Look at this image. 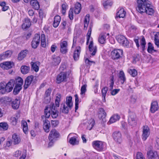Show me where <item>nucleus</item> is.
Instances as JSON below:
<instances>
[{"mask_svg": "<svg viewBox=\"0 0 159 159\" xmlns=\"http://www.w3.org/2000/svg\"><path fill=\"white\" fill-rule=\"evenodd\" d=\"M75 111H76V110L78 109L79 107L78 105L79 102H80V101H79V98L77 94H76L75 95Z\"/></svg>", "mask_w": 159, "mask_h": 159, "instance_id": "41", "label": "nucleus"}, {"mask_svg": "<svg viewBox=\"0 0 159 159\" xmlns=\"http://www.w3.org/2000/svg\"><path fill=\"white\" fill-rule=\"evenodd\" d=\"M80 51V47L76 48V50L74 52L73 55V57L75 60H77L79 59Z\"/></svg>", "mask_w": 159, "mask_h": 159, "instance_id": "32", "label": "nucleus"}, {"mask_svg": "<svg viewBox=\"0 0 159 159\" xmlns=\"http://www.w3.org/2000/svg\"><path fill=\"white\" fill-rule=\"evenodd\" d=\"M60 61V58L59 57H53L52 62L53 65L56 66L58 65Z\"/></svg>", "mask_w": 159, "mask_h": 159, "instance_id": "38", "label": "nucleus"}, {"mask_svg": "<svg viewBox=\"0 0 159 159\" xmlns=\"http://www.w3.org/2000/svg\"><path fill=\"white\" fill-rule=\"evenodd\" d=\"M15 84V80L13 79L10 80L7 84L4 81L1 82L0 83V93L4 94L6 93L11 92Z\"/></svg>", "mask_w": 159, "mask_h": 159, "instance_id": "3", "label": "nucleus"}, {"mask_svg": "<svg viewBox=\"0 0 159 159\" xmlns=\"http://www.w3.org/2000/svg\"><path fill=\"white\" fill-rule=\"evenodd\" d=\"M144 157L142 153L140 152L137 153L136 155V159H140Z\"/></svg>", "mask_w": 159, "mask_h": 159, "instance_id": "55", "label": "nucleus"}, {"mask_svg": "<svg viewBox=\"0 0 159 159\" xmlns=\"http://www.w3.org/2000/svg\"><path fill=\"white\" fill-rule=\"evenodd\" d=\"M107 90L108 89L107 87H104L102 90V97L104 98L105 99Z\"/></svg>", "mask_w": 159, "mask_h": 159, "instance_id": "53", "label": "nucleus"}, {"mask_svg": "<svg viewBox=\"0 0 159 159\" xmlns=\"http://www.w3.org/2000/svg\"><path fill=\"white\" fill-rule=\"evenodd\" d=\"M28 51L27 50H25L21 51L18 54V59L19 60H22L26 56Z\"/></svg>", "mask_w": 159, "mask_h": 159, "instance_id": "27", "label": "nucleus"}, {"mask_svg": "<svg viewBox=\"0 0 159 159\" xmlns=\"http://www.w3.org/2000/svg\"><path fill=\"white\" fill-rule=\"evenodd\" d=\"M120 91V89H115L112 90L111 92V94L112 95H115Z\"/></svg>", "mask_w": 159, "mask_h": 159, "instance_id": "56", "label": "nucleus"}, {"mask_svg": "<svg viewBox=\"0 0 159 159\" xmlns=\"http://www.w3.org/2000/svg\"><path fill=\"white\" fill-rule=\"evenodd\" d=\"M45 102L46 103H49L51 100V98L49 96H47L45 97L44 98Z\"/></svg>", "mask_w": 159, "mask_h": 159, "instance_id": "64", "label": "nucleus"}, {"mask_svg": "<svg viewBox=\"0 0 159 159\" xmlns=\"http://www.w3.org/2000/svg\"><path fill=\"white\" fill-rule=\"evenodd\" d=\"M40 41V36L39 34H36L32 41V47L33 48H36L38 46Z\"/></svg>", "mask_w": 159, "mask_h": 159, "instance_id": "7", "label": "nucleus"}, {"mask_svg": "<svg viewBox=\"0 0 159 159\" xmlns=\"http://www.w3.org/2000/svg\"><path fill=\"white\" fill-rule=\"evenodd\" d=\"M61 18L59 16H56L54 18L53 26L55 28L57 27L59 25L61 21Z\"/></svg>", "mask_w": 159, "mask_h": 159, "instance_id": "25", "label": "nucleus"}, {"mask_svg": "<svg viewBox=\"0 0 159 159\" xmlns=\"http://www.w3.org/2000/svg\"><path fill=\"white\" fill-rule=\"evenodd\" d=\"M87 85L86 84H84L81 87L80 94L81 95H85V93L86 91Z\"/></svg>", "mask_w": 159, "mask_h": 159, "instance_id": "47", "label": "nucleus"}, {"mask_svg": "<svg viewBox=\"0 0 159 159\" xmlns=\"http://www.w3.org/2000/svg\"><path fill=\"white\" fill-rule=\"evenodd\" d=\"M73 9L70 8L69 11V17L70 20H72L73 19Z\"/></svg>", "mask_w": 159, "mask_h": 159, "instance_id": "54", "label": "nucleus"}, {"mask_svg": "<svg viewBox=\"0 0 159 159\" xmlns=\"http://www.w3.org/2000/svg\"><path fill=\"white\" fill-rule=\"evenodd\" d=\"M34 77L32 75L27 77L25 79L24 86V89H26L33 82Z\"/></svg>", "mask_w": 159, "mask_h": 159, "instance_id": "11", "label": "nucleus"}, {"mask_svg": "<svg viewBox=\"0 0 159 159\" xmlns=\"http://www.w3.org/2000/svg\"><path fill=\"white\" fill-rule=\"evenodd\" d=\"M12 52L10 50L7 51L0 55V61L11 57Z\"/></svg>", "mask_w": 159, "mask_h": 159, "instance_id": "17", "label": "nucleus"}, {"mask_svg": "<svg viewBox=\"0 0 159 159\" xmlns=\"http://www.w3.org/2000/svg\"><path fill=\"white\" fill-rule=\"evenodd\" d=\"M128 72L133 77H135L137 75V72L135 69H129Z\"/></svg>", "mask_w": 159, "mask_h": 159, "instance_id": "44", "label": "nucleus"}, {"mask_svg": "<svg viewBox=\"0 0 159 159\" xmlns=\"http://www.w3.org/2000/svg\"><path fill=\"white\" fill-rule=\"evenodd\" d=\"M89 15L87 14L85 16L84 21V29H86L89 21Z\"/></svg>", "mask_w": 159, "mask_h": 159, "instance_id": "35", "label": "nucleus"}, {"mask_svg": "<svg viewBox=\"0 0 159 159\" xmlns=\"http://www.w3.org/2000/svg\"><path fill=\"white\" fill-rule=\"evenodd\" d=\"M20 139L19 136L16 134H13L12 136V142L14 144H17L20 142Z\"/></svg>", "mask_w": 159, "mask_h": 159, "instance_id": "22", "label": "nucleus"}, {"mask_svg": "<svg viewBox=\"0 0 159 159\" xmlns=\"http://www.w3.org/2000/svg\"><path fill=\"white\" fill-rule=\"evenodd\" d=\"M95 121L93 119H91L90 120V123L87 126V129L91 130L94 125Z\"/></svg>", "mask_w": 159, "mask_h": 159, "instance_id": "49", "label": "nucleus"}, {"mask_svg": "<svg viewBox=\"0 0 159 159\" xmlns=\"http://www.w3.org/2000/svg\"><path fill=\"white\" fill-rule=\"evenodd\" d=\"M31 23L30 19L28 18H26L25 19V21L22 25L23 29H26L29 28L31 25Z\"/></svg>", "mask_w": 159, "mask_h": 159, "instance_id": "23", "label": "nucleus"}, {"mask_svg": "<svg viewBox=\"0 0 159 159\" xmlns=\"http://www.w3.org/2000/svg\"><path fill=\"white\" fill-rule=\"evenodd\" d=\"M21 151L17 150L14 153L13 155L15 157H17L21 155Z\"/></svg>", "mask_w": 159, "mask_h": 159, "instance_id": "57", "label": "nucleus"}, {"mask_svg": "<svg viewBox=\"0 0 159 159\" xmlns=\"http://www.w3.org/2000/svg\"><path fill=\"white\" fill-rule=\"evenodd\" d=\"M102 4L105 8H106L107 6H111L112 4L111 1L108 0L104 2Z\"/></svg>", "mask_w": 159, "mask_h": 159, "instance_id": "51", "label": "nucleus"}, {"mask_svg": "<svg viewBox=\"0 0 159 159\" xmlns=\"http://www.w3.org/2000/svg\"><path fill=\"white\" fill-rule=\"evenodd\" d=\"M136 99L137 98L135 96L132 95L131 97V102L133 103H134L136 102Z\"/></svg>", "mask_w": 159, "mask_h": 159, "instance_id": "61", "label": "nucleus"}, {"mask_svg": "<svg viewBox=\"0 0 159 159\" xmlns=\"http://www.w3.org/2000/svg\"><path fill=\"white\" fill-rule=\"evenodd\" d=\"M67 42L66 41H63L61 42L60 44V46L61 47L67 48Z\"/></svg>", "mask_w": 159, "mask_h": 159, "instance_id": "63", "label": "nucleus"}, {"mask_svg": "<svg viewBox=\"0 0 159 159\" xmlns=\"http://www.w3.org/2000/svg\"><path fill=\"white\" fill-rule=\"evenodd\" d=\"M137 11L141 14L145 13L146 14L152 15L154 12L152 6L148 0H137Z\"/></svg>", "mask_w": 159, "mask_h": 159, "instance_id": "2", "label": "nucleus"}, {"mask_svg": "<svg viewBox=\"0 0 159 159\" xmlns=\"http://www.w3.org/2000/svg\"><path fill=\"white\" fill-rule=\"evenodd\" d=\"M20 117V114L18 113L16 115V117H11L10 119V122L12 125H15L17 123L18 119Z\"/></svg>", "mask_w": 159, "mask_h": 159, "instance_id": "31", "label": "nucleus"}, {"mask_svg": "<svg viewBox=\"0 0 159 159\" xmlns=\"http://www.w3.org/2000/svg\"><path fill=\"white\" fill-rule=\"evenodd\" d=\"M126 13L123 8H120L116 13V17H118L119 18H123L125 16Z\"/></svg>", "mask_w": 159, "mask_h": 159, "instance_id": "26", "label": "nucleus"}, {"mask_svg": "<svg viewBox=\"0 0 159 159\" xmlns=\"http://www.w3.org/2000/svg\"><path fill=\"white\" fill-rule=\"evenodd\" d=\"M21 89V86L16 84L14 89L13 92L16 95L18 93Z\"/></svg>", "mask_w": 159, "mask_h": 159, "instance_id": "42", "label": "nucleus"}, {"mask_svg": "<svg viewBox=\"0 0 159 159\" xmlns=\"http://www.w3.org/2000/svg\"><path fill=\"white\" fill-rule=\"evenodd\" d=\"M155 147L157 149H159V138H156Z\"/></svg>", "mask_w": 159, "mask_h": 159, "instance_id": "58", "label": "nucleus"}, {"mask_svg": "<svg viewBox=\"0 0 159 159\" xmlns=\"http://www.w3.org/2000/svg\"><path fill=\"white\" fill-rule=\"evenodd\" d=\"M41 45L43 47H45L46 46L45 42V35L42 34L41 35Z\"/></svg>", "mask_w": 159, "mask_h": 159, "instance_id": "43", "label": "nucleus"}, {"mask_svg": "<svg viewBox=\"0 0 159 159\" xmlns=\"http://www.w3.org/2000/svg\"><path fill=\"white\" fill-rule=\"evenodd\" d=\"M93 147L96 150L100 151L103 148V144L102 141H94L92 143Z\"/></svg>", "mask_w": 159, "mask_h": 159, "instance_id": "10", "label": "nucleus"}, {"mask_svg": "<svg viewBox=\"0 0 159 159\" xmlns=\"http://www.w3.org/2000/svg\"><path fill=\"white\" fill-rule=\"evenodd\" d=\"M158 109V105L157 101H155L151 103L150 111L152 113H154Z\"/></svg>", "mask_w": 159, "mask_h": 159, "instance_id": "20", "label": "nucleus"}, {"mask_svg": "<svg viewBox=\"0 0 159 159\" xmlns=\"http://www.w3.org/2000/svg\"><path fill=\"white\" fill-rule=\"evenodd\" d=\"M60 51L63 54L66 53L67 52V48L61 47Z\"/></svg>", "mask_w": 159, "mask_h": 159, "instance_id": "62", "label": "nucleus"}, {"mask_svg": "<svg viewBox=\"0 0 159 159\" xmlns=\"http://www.w3.org/2000/svg\"><path fill=\"white\" fill-rule=\"evenodd\" d=\"M150 134L149 129L147 126L143 127L142 138L143 140L145 141L148 137Z\"/></svg>", "mask_w": 159, "mask_h": 159, "instance_id": "13", "label": "nucleus"}, {"mask_svg": "<svg viewBox=\"0 0 159 159\" xmlns=\"http://www.w3.org/2000/svg\"><path fill=\"white\" fill-rule=\"evenodd\" d=\"M20 101L18 99H15L11 103V106L12 108L14 109H17L18 108Z\"/></svg>", "mask_w": 159, "mask_h": 159, "instance_id": "34", "label": "nucleus"}, {"mask_svg": "<svg viewBox=\"0 0 159 159\" xmlns=\"http://www.w3.org/2000/svg\"><path fill=\"white\" fill-rule=\"evenodd\" d=\"M148 52L150 53H152L153 52H156L157 51L156 50H154V48L152 44L151 43L149 42L148 43V48L147 49Z\"/></svg>", "mask_w": 159, "mask_h": 159, "instance_id": "37", "label": "nucleus"}, {"mask_svg": "<svg viewBox=\"0 0 159 159\" xmlns=\"http://www.w3.org/2000/svg\"><path fill=\"white\" fill-rule=\"evenodd\" d=\"M118 42L124 47H128L129 46V42L124 36L119 35L116 37Z\"/></svg>", "mask_w": 159, "mask_h": 159, "instance_id": "5", "label": "nucleus"}, {"mask_svg": "<svg viewBox=\"0 0 159 159\" xmlns=\"http://www.w3.org/2000/svg\"><path fill=\"white\" fill-rule=\"evenodd\" d=\"M118 77L122 84H123L126 80L125 74L122 70L120 71L118 74Z\"/></svg>", "mask_w": 159, "mask_h": 159, "instance_id": "30", "label": "nucleus"}, {"mask_svg": "<svg viewBox=\"0 0 159 159\" xmlns=\"http://www.w3.org/2000/svg\"><path fill=\"white\" fill-rule=\"evenodd\" d=\"M147 155L149 159H159L158 156L157 152L150 150L148 152Z\"/></svg>", "mask_w": 159, "mask_h": 159, "instance_id": "15", "label": "nucleus"}, {"mask_svg": "<svg viewBox=\"0 0 159 159\" xmlns=\"http://www.w3.org/2000/svg\"><path fill=\"white\" fill-rule=\"evenodd\" d=\"M67 74L64 72H61L57 76V82L58 84L65 80L66 78Z\"/></svg>", "mask_w": 159, "mask_h": 159, "instance_id": "14", "label": "nucleus"}, {"mask_svg": "<svg viewBox=\"0 0 159 159\" xmlns=\"http://www.w3.org/2000/svg\"><path fill=\"white\" fill-rule=\"evenodd\" d=\"M0 127L4 130H7L8 128V125L6 123L1 122L0 123Z\"/></svg>", "mask_w": 159, "mask_h": 159, "instance_id": "48", "label": "nucleus"}, {"mask_svg": "<svg viewBox=\"0 0 159 159\" xmlns=\"http://www.w3.org/2000/svg\"><path fill=\"white\" fill-rule=\"evenodd\" d=\"M13 65V62L7 61L1 63L0 66L3 69L8 70L12 68Z\"/></svg>", "mask_w": 159, "mask_h": 159, "instance_id": "16", "label": "nucleus"}, {"mask_svg": "<svg viewBox=\"0 0 159 159\" xmlns=\"http://www.w3.org/2000/svg\"><path fill=\"white\" fill-rule=\"evenodd\" d=\"M129 124L132 126L136 125L137 123V119L134 113H131L129 115L128 119Z\"/></svg>", "mask_w": 159, "mask_h": 159, "instance_id": "8", "label": "nucleus"}, {"mask_svg": "<svg viewBox=\"0 0 159 159\" xmlns=\"http://www.w3.org/2000/svg\"><path fill=\"white\" fill-rule=\"evenodd\" d=\"M155 44L158 47H159V33L158 32L155 35Z\"/></svg>", "mask_w": 159, "mask_h": 159, "instance_id": "45", "label": "nucleus"}, {"mask_svg": "<svg viewBox=\"0 0 159 159\" xmlns=\"http://www.w3.org/2000/svg\"><path fill=\"white\" fill-rule=\"evenodd\" d=\"M114 140L119 143H120L122 141L121 134L119 131H115L113 134Z\"/></svg>", "mask_w": 159, "mask_h": 159, "instance_id": "12", "label": "nucleus"}, {"mask_svg": "<svg viewBox=\"0 0 159 159\" xmlns=\"http://www.w3.org/2000/svg\"><path fill=\"white\" fill-rule=\"evenodd\" d=\"M30 3L34 9L37 10L39 9V5L37 0H31Z\"/></svg>", "mask_w": 159, "mask_h": 159, "instance_id": "29", "label": "nucleus"}, {"mask_svg": "<svg viewBox=\"0 0 159 159\" xmlns=\"http://www.w3.org/2000/svg\"><path fill=\"white\" fill-rule=\"evenodd\" d=\"M21 126L23 128L24 132L26 134L28 131V128L27 122L25 120H22L21 121Z\"/></svg>", "mask_w": 159, "mask_h": 159, "instance_id": "33", "label": "nucleus"}, {"mask_svg": "<svg viewBox=\"0 0 159 159\" xmlns=\"http://www.w3.org/2000/svg\"><path fill=\"white\" fill-rule=\"evenodd\" d=\"M81 9V4L78 2H77L75 5L74 13L76 14H79Z\"/></svg>", "mask_w": 159, "mask_h": 159, "instance_id": "28", "label": "nucleus"}, {"mask_svg": "<svg viewBox=\"0 0 159 159\" xmlns=\"http://www.w3.org/2000/svg\"><path fill=\"white\" fill-rule=\"evenodd\" d=\"M30 70V67L26 66H22L21 67V73L24 74H25L28 73Z\"/></svg>", "mask_w": 159, "mask_h": 159, "instance_id": "39", "label": "nucleus"}, {"mask_svg": "<svg viewBox=\"0 0 159 159\" xmlns=\"http://www.w3.org/2000/svg\"><path fill=\"white\" fill-rule=\"evenodd\" d=\"M72 106V97L71 96L67 97L66 98V102L61 104L60 111L62 113L67 114Z\"/></svg>", "mask_w": 159, "mask_h": 159, "instance_id": "4", "label": "nucleus"}, {"mask_svg": "<svg viewBox=\"0 0 159 159\" xmlns=\"http://www.w3.org/2000/svg\"><path fill=\"white\" fill-rule=\"evenodd\" d=\"M59 122L57 120H53L51 121V125L52 126L54 127H56L58 124Z\"/></svg>", "mask_w": 159, "mask_h": 159, "instance_id": "59", "label": "nucleus"}, {"mask_svg": "<svg viewBox=\"0 0 159 159\" xmlns=\"http://www.w3.org/2000/svg\"><path fill=\"white\" fill-rule=\"evenodd\" d=\"M61 94H58L56 97L55 99V105L53 103H51L49 107H46L44 109V114L45 117L48 118L51 115V116L52 118H56L58 116V111L57 110V107L59 106V103L60 102Z\"/></svg>", "mask_w": 159, "mask_h": 159, "instance_id": "1", "label": "nucleus"}, {"mask_svg": "<svg viewBox=\"0 0 159 159\" xmlns=\"http://www.w3.org/2000/svg\"><path fill=\"white\" fill-rule=\"evenodd\" d=\"M99 117L101 118H104L106 116V113L102 108L99 109Z\"/></svg>", "mask_w": 159, "mask_h": 159, "instance_id": "36", "label": "nucleus"}, {"mask_svg": "<svg viewBox=\"0 0 159 159\" xmlns=\"http://www.w3.org/2000/svg\"><path fill=\"white\" fill-rule=\"evenodd\" d=\"M15 82H16V84L21 86L23 84V79L20 77H18L17 79L15 80Z\"/></svg>", "mask_w": 159, "mask_h": 159, "instance_id": "50", "label": "nucleus"}, {"mask_svg": "<svg viewBox=\"0 0 159 159\" xmlns=\"http://www.w3.org/2000/svg\"><path fill=\"white\" fill-rule=\"evenodd\" d=\"M120 119V116L117 114L113 115L110 118L108 123H112Z\"/></svg>", "mask_w": 159, "mask_h": 159, "instance_id": "24", "label": "nucleus"}, {"mask_svg": "<svg viewBox=\"0 0 159 159\" xmlns=\"http://www.w3.org/2000/svg\"><path fill=\"white\" fill-rule=\"evenodd\" d=\"M123 52V51L120 49L114 50L111 52L112 58L114 60L118 59L121 57Z\"/></svg>", "mask_w": 159, "mask_h": 159, "instance_id": "6", "label": "nucleus"}, {"mask_svg": "<svg viewBox=\"0 0 159 159\" xmlns=\"http://www.w3.org/2000/svg\"><path fill=\"white\" fill-rule=\"evenodd\" d=\"M70 143L72 145H77L79 144V141L77 140L75 137H71L69 140Z\"/></svg>", "mask_w": 159, "mask_h": 159, "instance_id": "40", "label": "nucleus"}, {"mask_svg": "<svg viewBox=\"0 0 159 159\" xmlns=\"http://www.w3.org/2000/svg\"><path fill=\"white\" fill-rule=\"evenodd\" d=\"M89 49L90 52V54L92 56H94L97 51V48L96 46H93V41L90 42L89 46Z\"/></svg>", "mask_w": 159, "mask_h": 159, "instance_id": "18", "label": "nucleus"}, {"mask_svg": "<svg viewBox=\"0 0 159 159\" xmlns=\"http://www.w3.org/2000/svg\"><path fill=\"white\" fill-rule=\"evenodd\" d=\"M67 7V5L65 4H63L62 5L61 8L62 9V12L63 14L65 13Z\"/></svg>", "mask_w": 159, "mask_h": 159, "instance_id": "60", "label": "nucleus"}, {"mask_svg": "<svg viewBox=\"0 0 159 159\" xmlns=\"http://www.w3.org/2000/svg\"><path fill=\"white\" fill-rule=\"evenodd\" d=\"M109 35V34H107L106 33H102L100 35L98 38V41L101 44L104 43L106 41V36Z\"/></svg>", "mask_w": 159, "mask_h": 159, "instance_id": "21", "label": "nucleus"}, {"mask_svg": "<svg viewBox=\"0 0 159 159\" xmlns=\"http://www.w3.org/2000/svg\"><path fill=\"white\" fill-rule=\"evenodd\" d=\"M91 31H92V29H91V27H90L89 28V30L88 31V33H87V43H88L89 42V39H90V37Z\"/></svg>", "mask_w": 159, "mask_h": 159, "instance_id": "52", "label": "nucleus"}, {"mask_svg": "<svg viewBox=\"0 0 159 159\" xmlns=\"http://www.w3.org/2000/svg\"><path fill=\"white\" fill-rule=\"evenodd\" d=\"M59 136V134L58 132L55 129H53L50 132L48 139L51 141L56 140L57 138H58Z\"/></svg>", "mask_w": 159, "mask_h": 159, "instance_id": "9", "label": "nucleus"}, {"mask_svg": "<svg viewBox=\"0 0 159 159\" xmlns=\"http://www.w3.org/2000/svg\"><path fill=\"white\" fill-rule=\"evenodd\" d=\"M43 128L45 132L48 133L49 131V129L50 127V122L46 118L43 121Z\"/></svg>", "mask_w": 159, "mask_h": 159, "instance_id": "19", "label": "nucleus"}, {"mask_svg": "<svg viewBox=\"0 0 159 159\" xmlns=\"http://www.w3.org/2000/svg\"><path fill=\"white\" fill-rule=\"evenodd\" d=\"M146 44L145 40L144 37H143L140 41V45L142 47V50L143 51L145 50V45Z\"/></svg>", "mask_w": 159, "mask_h": 159, "instance_id": "46", "label": "nucleus"}]
</instances>
